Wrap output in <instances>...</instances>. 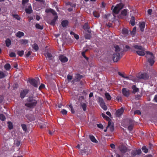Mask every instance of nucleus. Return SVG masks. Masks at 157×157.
<instances>
[{
    "instance_id": "1",
    "label": "nucleus",
    "mask_w": 157,
    "mask_h": 157,
    "mask_svg": "<svg viewBox=\"0 0 157 157\" xmlns=\"http://www.w3.org/2000/svg\"><path fill=\"white\" fill-rule=\"evenodd\" d=\"M27 100L28 103H25V105L30 108H33L36 106L37 103V101L32 97H29Z\"/></svg>"
},
{
    "instance_id": "2",
    "label": "nucleus",
    "mask_w": 157,
    "mask_h": 157,
    "mask_svg": "<svg viewBox=\"0 0 157 157\" xmlns=\"http://www.w3.org/2000/svg\"><path fill=\"white\" fill-rule=\"evenodd\" d=\"M98 100L100 105L104 110H106L107 109V108L105 105L103 98L101 97H99Z\"/></svg>"
},
{
    "instance_id": "3",
    "label": "nucleus",
    "mask_w": 157,
    "mask_h": 157,
    "mask_svg": "<svg viewBox=\"0 0 157 157\" xmlns=\"http://www.w3.org/2000/svg\"><path fill=\"white\" fill-rule=\"evenodd\" d=\"M137 77L140 79H147L149 78L148 74L146 73H139Z\"/></svg>"
},
{
    "instance_id": "4",
    "label": "nucleus",
    "mask_w": 157,
    "mask_h": 157,
    "mask_svg": "<svg viewBox=\"0 0 157 157\" xmlns=\"http://www.w3.org/2000/svg\"><path fill=\"white\" fill-rule=\"evenodd\" d=\"M113 60L114 62H117L121 58L120 54L119 53L116 52L113 54Z\"/></svg>"
},
{
    "instance_id": "5",
    "label": "nucleus",
    "mask_w": 157,
    "mask_h": 157,
    "mask_svg": "<svg viewBox=\"0 0 157 157\" xmlns=\"http://www.w3.org/2000/svg\"><path fill=\"white\" fill-rule=\"evenodd\" d=\"M36 80L35 79L33 78L31 79L29 81V82L33 86L35 87H37L38 85V80Z\"/></svg>"
},
{
    "instance_id": "6",
    "label": "nucleus",
    "mask_w": 157,
    "mask_h": 157,
    "mask_svg": "<svg viewBox=\"0 0 157 157\" xmlns=\"http://www.w3.org/2000/svg\"><path fill=\"white\" fill-rule=\"evenodd\" d=\"M124 110L123 108L122 107L120 109H118L116 112V115L117 117H119L123 114L124 112Z\"/></svg>"
},
{
    "instance_id": "7",
    "label": "nucleus",
    "mask_w": 157,
    "mask_h": 157,
    "mask_svg": "<svg viewBox=\"0 0 157 157\" xmlns=\"http://www.w3.org/2000/svg\"><path fill=\"white\" fill-rule=\"evenodd\" d=\"M122 94L123 95L126 97H128L130 95V92L129 90L127 89L123 88L122 90Z\"/></svg>"
},
{
    "instance_id": "8",
    "label": "nucleus",
    "mask_w": 157,
    "mask_h": 157,
    "mask_svg": "<svg viewBox=\"0 0 157 157\" xmlns=\"http://www.w3.org/2000/svg\"><path fill=\"white\" fill-rule=\"evenodd\" d=\"M80 153L82 155L84 154L88 155L90 154V152L87 148L86 147H85L83 149L81 150Z\"/></svg>"
},
{
    "instance_id": "9",
    "label": "nucleus",
    "mask_w": 157,
    "mask_h": 157,
    "mask_svg": "<svg viewBox=\"0 0 157 157\" xmlns=\"http://www.w3.org/2000/svg\"><path fill=\"white\" fill-rule=\"evenodd\" d=\"M141 153V151L140 149L136 150H133L131 152V155L132 156H134L137 155H140Z\"/></svg>"
},
{
    "instance_id": "10",
    "label": "nucleus",
    "mask_w": 157,
    "mask_h": 157,
    "mask_svg": "<svg viewBox=\"0 0 157 157\" xmlns=\"http://www.w3.org/2000/svg\"><path fill=\"white\" fill-rule=\"evenodd\" d=\"M136 53L140 56H144L145 54L144 48H143L142 49L137 51Z\"/></svg>"
},
{
    "instance_id": "11",
    "label": "nucleus",
    "mask_w": 157,
    "mask_h": 157,
    "mask_svg": "<svg viewBox=\"0 0 157 157\" xmlns=\"http://www.w3.org/2000/svg\"><path fill=\"white\" fill-rule=\"evenodd\" d=\"M28 90L27 89L21 91L20 93V97L21 98H23L28 93Z\"/></svg>"
},
{
    "instance_id": "12",
    "label": "nucleus",
    "mask_w": 157,
    "mask_h": 157,
    "mask_svg": "<svg viewBox=\"0 0 157 157\" xmlns=\"http://www.w3.org/2000/svg\"><path fill=\"white\" fill-rule=\"evenodd\" d=\"M90 27L89 26L88 23H86L83 26V29L85 30H87L89 33H91L90 31L89 30Z\"/></svg>"
},
{
    "instance_id": "13",
    "label": "nucleus",
    "mask_w": 157,
    "mask_h": 157,
    "mask_svg": "<svg viewBox=\"0 0 157 157\" xmlns=\"http://www.w3.org/2000/svg\"><path fill=\"white\" fill-rule=\"evenodd\" d=\"M59 59L62 63H65L68 60V58L63 55H61L59 56Z\"/></svg>"
},
{
    "instance_id": "14",
    "label": "nucleus",
    "mask_w": 157,
    "mask_h": 157,
    "mask_svg": "<svg viewBox=\"0 0 157 157\" xmlns=\"http://www.w3.org/2000/svg\"><path fill=\"white\" fill-rule=\"evenodd\" d=\"M45 12L46 13H51L53 16L57 14V13L54 10L51 8L46 9Z\"/></svg>"
},
{
    "instance_id": "15",
    "label": "nucleus",
    "mask_w": 157,
    "mask_h": 157,
    "mask_svg": "<svg viewBox=\"0 0 157 157\" xmlns=\"http://www.w3.org/2000/svg\"><path fill=\"white\" fill-rule=\"evenodd\" d=\"M121 152L122 153H125L127 151V149L126 147L122 145L119 147Z\"/></svg>"
},
{
    "instance_id": "16",
    "label": "nucleus",
    "mask_w": 157,
    "mask_h": 157,
    "mask_svg": "<svg viewBox=\"0 0 157 157\" xmlns=\"http://www.w3.org/2000/svg\"><path fill=\"white\" fill-rule=\"evenodd\" d=\"M55 15V16L54 17V18L51 21L50 23V24L54 26L55 25V23L58 18V16L57 15V14Z\"/></svg>"
},
{
    "instance_id": "17",
    "label": "nucleus",
    "mask_w": 157,
    "mask_h": 157,
    "mask_svg": "<svg viewBox=\"0 0 157 157\" xmlns=\"http://www.w3.org/2000/svg\"><path fill=\"white\" fill-rule=\"evenodd\" d=\"M148 61L150 63L151 66H152L154 63V56H151L150 58L148 59Z\"/></svg>"
},
{
    "instance_id": "18",
    "label": "nucleus",
    "mask_w": 157,
    "mask_h": 157,
    "mask_svg": "<svg viewBox=\"0 0 157 157\" xmlns=\"http://www.w3.org/2000/svg\"><path fill=\"white\" fill-rule=\"evenodd\" d=\"M16 36L18 38H21L22 36H23L24 35V33L21 31H18L15 34Z\"/></svg>"
},
{
    "instance_id": "19",
    "label": "nucleus",
    "mask_w": 157,
    "mask_h": 157,
    "mask_svg": "<svg viewBox=\"0 0 157 157\" xmlns=\"http://www.w3.org/2000/svg\"><path fill=\"white\" fill-rule=\"evenodd\" d=\"M145 26V23L144 22H142L140 24L139 27L140 28V30L141 32L144 31Z\"/></svg>"
},
{
    "instance_id": "20",
    "label": "nucleus",
    "mask_w": 157,
    "mask_h": 157,
    "mask_svg": "<svg viewBox=\"0 0 157 157\" xmlns=\"http://www.w3.org/2000/svg\"><path fill=\"white\" fill-rule=\"evenodd\" d=\"M25 10L26 13L28 14H30L33 12V10L31 6H29L28 8L26 9Z\"/></svg>"
},
{
    "instance_id": "21",
    "label": "nucleus",
    "mask_w": 157,
    "mask_h": 157,
    "mask_svg": "<svg viewBox=\"0 0 157 157\" xmlns=\"http://www.w3.org/2000/svg\"><path fill=\"white\" fill-rule=\"evenodd\" d=\"M44 55L46 57L48 58V59L50 60L52 59V56L51 53L47 52V53L44 54Z\"/></svg>"
},
{
    "instance_id": "22",
    "label": "nucleus",
    "mask_w": 157,
    "mask_h": 157,
    "mask_svg": "<svg viewBox=\"0 0 157 157\" xmlns=\"http://www.w3.org/2000/svg\"><path fill=\"white\" fill-rule=\"evenodd\" d=\"M133 89L132 93L135 94L136 92L139 91V89L138 88H137L136 85H133L132 87Z\"/></svg>"
},
{
    "instance_id": "23",
    "label": "nucleus",
    "mask_w": 157,
    "mask_h": 157,
    "mask_svg": "<svg viewBox=\"0 0 157 157\" xmlns=\"http://www.w3.org/2000/svg\"><path fill=\"white\" fill-rule=\"evenodd\" d=\"M68 24V21L67 20H64L61 22V25L62 26L64 27H66Z\"/></svg>"
},
{
    "instance_id": "24",
    "label": "nucleus",
    "mask_w": 157,
    "mask_h": 157,
    "mask_svg": "<svg viewBox=\"0 0 157 157\" xmlns=\"http://www.w3.org/2000/svg\"><path fill=\"white\" fill-rule=\"evenodd\" d=\"M135 18L134 17L132 16L131 17V19L130 21V23L132 26H134L135 24Z\"/></svg>"
},
{
    "instance_id": "25",
    "label": "nucleus",
    "mask_w": 157,
    "mask_h": 157,
    "mask_svg": "<svg viewBox=\"0 0 157 157\" xmlns=\"http://www.w3.org/2000/svg\"><path fill=\"white\" fill-rule=\"evenodd\" d=\"M107 127H109L111 131L112 132L114 131V127L113 125H111V123L110 121L108 122Z\"/></svg>"
},
{
    "instance_id": "26",
    "label": "nucleus",
    "mask_w": 157,
    "mask_h": 157,
    "mask_svg": "<svg viewBox=\"0 0 157 157\" xmlns=\"http://www.w3.org/2000/svg\"><path fill=\"white\" fill-rule=\"evenodd\" d=\"M82 77L83 76L82 75H80L79 74H77L75 78L77 82H79Z\"/></svg>"
},
{
    "instance_id": "27",
    "label": "nucleus",
    "mask_w": 157,
    "mask_h": 157,
    "mask_svg": "<svg viewBox=\"0 0 157 157\" xmlns=\"http://www.w3.org/2000/svg\"><path fill=\"white\" fill-rule=\"evenodd\" d=\"M105 96L107 100L110 101L111 99L112 98L109 93L105 92Z\"/></svg>"
},
{
    "instance_id": "28",
    "label": "nucleus",
    "mask_w": 157,
    "mask_h": 157,
    "mask_svg": "<svg viewBox=\"0 0 157 157\" xmlns=\"http://www.w3.org/2000/svg\"><path fill=\"white\" fill-rule=\"evenodd\" d=\"M19 42L21 44L25 45L28 43V41L27 40L22 39L20 40Z\"/></svg>"
},
{
    "instance_id": "29",
    "label": "nucleus",
    "mask_w": 157,
    "mask_h": 157,
    "mask_svg": "<svg viewBox=\"0 0 157 157\" xmlns=\"http://www.w3.org/2000/svg\"><path fill=\"white\" fill-rule=\"evenodd\" d=\"M6 46L9 47L11 44V42L10 40L9 39H7L5 41Z\"/></svg>"
},
{
    "instance_id": "30",
    "label": "nucleus",
    "mask_w": 157,
    "mask_h": 157,
    "mask_svg": "<svg viewBox=\"0 0 157 157\" xmlns=\"http://www.w3.org/2000/svg\"><path fill=\"white\" fill-rule=\"evenodd\" d=\"M122 32L123 34L127 35L128 33V30L127 29L124 28L123 29Z\"/></svg>"
},
{
    "instance_id": "31",
    "label": "nucleus",
    "mask_w": 157,
    "mask_h": 157,
    "mask_svg": "<svg viewBox=\"0 0 157 157\" xmlns=\"http://www.w3.org/2000/svg\"><path fill=\"white\" fill-rule=\"evenodd\" d=\"M120 11L119 10V9L117 8V7L115 6L113 10V12L115 14H117Z\"/></svg>"
},
{
    "instance_id": "32",
    "label": "nucleus",
    "mask_w": 157,
    "mask_h": 157,
    "mask_svg": "<svg viewBox=\"0 0 157 157\" xmlns=\"http://www.w3.org/2000/svg\"><path fill=\"white\" fill-rule=\"evenodd\" d=\"M116 6L117 8H118L119 10L120 11V10L123 8L124 5L122 3H121L117 4Z\"/></svg>"
},
{
    "instance_id": "33",
    "label": "nucleus",
    "mask_w": 157,
    "mask_h": 157,
    "mask_svg": "<svg viewBox=\"0 0 157 157\" xmlns=\"http://www.w3.org/2000/svg\"><path fill=\"white\" fill-rule=\"evenodd\" d=\"M90 138L92 142L95 143L98 142V141L95 139V137L93 136H90Z\"/></svg>"
},
{
    "instance_id": "34",
    "label": "nucleus",
    "mask_w": 157,
    "mask_h": 157,
    "mask_svg": "<svg viewBox=\"0 0 157 157\" xmlns=\"http://www.w3.org/2000/svg\"><path fill=\"white\" fill-rule=\"evenodd\" d=\"M7 124H8L9 129L10 130L12 129L13 128V125L11 121H8Z\"/></svg>"
},
{
    "instance_id": "35",
    "label": "nucleus",
    "mask_w": 157,
    "mask_h": 157,
    "mask_svg": "<svg viewBox=\"0 0 157 157\" xmlns=\"http://www.w3.org/2000/svg\"><path fill=\"white\" fill-rule=\"evenodd\" d=\"M4 68L6 70H9L11 68L10 64L8 63H6L4 66Z\"/></svg>"
},
{
    "instance_id": "36",
    "label": "nucleus",
    "mask_w": 157,
    "mask_h": 157,
    "mask_svg": "<svg viewBox=\"0 0 157 157\" xmlns=\"http://www.w3.org/2000/svg\"><path fill=\"white\" fill-rule=\"evenodd\" d=\"M35 27L36 28L40 29L42 30L44 28L43 25H41L37 23L35 25Z\"/></svg>"
},
{
    "instance_id": "37",
    "label": "nucleus",
    "mask_w": 157,
    "mask_h": 157,
    "mask_svg": "<svg viewBox=\"0 0 157 157\" xmlns=\"http://www.w3.org/2000/svg\"><path fill=\"white\" fill-rule=\"evenodd\" d=\"M81 106L83 110L84 111L86 110L87 105L85 103H83L81 104Z\"/></svg>"
},
{
    "instance_id": "38",
    "label": "nucleus",
    "mask_w": 157,
    "mask_h": 157,
    "mask_svg": "<svg viewBox=\"0 0 157 157\" xmlns=\"http://www.w3.org/2000/svg\"><path fill=\"white\" fill-rule=\"evenodd\" d=\"M32 47L33 49L35 51H37L39 49V47L37 44L36 43L34 44L32 46Z\"/></svg>"
},
{
    "instance_id": "39",
    "label": "nucleus",
    "mask_w": 157,
    "mask_h": 157,
    "mask_svg": "<svg viewBox=\"0 0 157 157\" xmlns=\"http://www.w3.org/2000/svg\"><path fill=\"white\" fill-rule=\"evenodd\" d=\"M6 117L2 113L0 114V120L2 121H4L6 120Z\"/></svg>"
},
{
    "instance_id": "40",
    "label": "nucleus",
    "mask_w": 157,
    "mask_h": 157,
    "mask_svg": "<svg viewBox=\"0 0 157 157\" xmlns=\"http://www.w3.org/2000/svg\"><path fill=\"white\" fill-rule=\"evenodd\" d=\"M136 27H134L132 31H130V32L132 35L134 36L136 33Z\"/></svg>"
},
{
    "instance_id": "41",
    "label": "nucleus",
    "mask_w": 157,
    "mask_h": 157,
    "mask_svg": "<svg viewBox=\"0 0 157 157\" xmlns=\"http://www.w3.org/2000/svg\"><path fill=\"white\" fill-rule=\"evenodd\" d=\"M93 14L94 17L97 18H98L100 15L99 13L96 11L93 12Z\"/></svg>"
},
{
    "instance_id": "42",
    "label": "nucleus",
    "mask_w": 157,
    "mask_h": 157,
    "mask_svg": "<svg viewBox=\"0 0 157 157\" xmlns=\"http://www.w3.org/2000/svg\"><path fill=\"white\" fill-rule=\"evenodd\" d=\"M133 47L135 48L138 49L139 50H142V48H143L142 46L138 45H133Z\"/></svg>"
},
{
    "instance_id": "43",
    "label": "nucleus",
    "mask_w": 157,
    "mask_h": 157,
    "mask_svg": "<svg viewBox=\"0 0 157 157\" xmlns=\"http://www.w3.org/2000/svg\"><path fill=\"white\" fill-rule=\"evenodd\" d=\"M6 75L2 71H0V79L6 77Z\"/></svg>"
},
{
    "instance_id": "44",
    "label": "nucleus",
    "mask_w": 157,
    "mask_h": 157,
    "mask_svg": "<svg viewBox=\"0 0 157 157\" xmlns=\"http://www.w3.org/2000/svg\"><path fill=\"white\" fill-rule=\"evenodd\" d=\"M141 149L143 151L146 153H147L148 151V149L145 146H143Z\"/></svg>"
},
{
    "instance_id": "45",
    "label": "nucleus",
    "mask_w": 157,
    "mask_h": 157,
    "mask_svg": "<svg viewBox=\"0 0 157 157\" xmlns=\"http://www.w3.org/2000/svg\"><path fill=\"white\" fill-rule=\"evenodd\" d=\"M17 53L19 56H22L24 54V51L23 50L18 51Z\"/></svg>"
},
{
    "instance_id": "46",
    "label": "nucleus",
    "mask_w": 157,
    "mask_h": 157,
    "mask_svg": "<svg viewBox=\"0 0 157 157\" xmlns=\"http://www.w3.org/2000/svg\"><path fill=\"white\" fill-rule=\"evenodd\" d=\"M127 10L124 9L122 11L121 14L123 16H126L127 15Z\"/></svg>"
},
{
    "instance_id": "47",
    "label": "nucleus",
    "mask_w": 157,
    "mask_h": 157,
    "mask_svg": "<svg viewBox=\"0 0 157 157\" xmlns=\"http://www.w3.org/2000/svg\"><path fill=\"white\" fill-rule=\"evenodd\" d=\"M21 126L23 130L24 131L26 132L27 130V126L25 124H21Z\"/></svg>"
},
{
    "instance_id": "48",
    "label": "nucleus",
    "mask_w": 157,
    "mask_h": 157,
    "mask_svg": "<svg viewBox=\"0 0 157 157\" xmlns=\"http://www.w3.org/2000/svg\"><path fill=\"white\" fill-rule=\"evenodd\" d=\"M12 16L15 19L17 20H20L21 18L19 16L18 14H13Z\"/></svg>"
},
{
    "instance_id": "49",
    "label": "nucleus",
    "mask_w": 157,
    "mask_h": 157,
    "mask_svg": "<svg viewBox=\"0 0 157 157\" xmlns=\"http://www.w3.org/2000/svg\"><path fill=\"white\" fill-rule=\"evenodd\" d=\"M14 144L16 146L18 147L21 144V142L18 140H16L14 141Z\"/></svg>"
},
{
    "instance_id": "50",
    "label": "nucleus",
    "mask_w": 157,
    "mask_h": 157,
    "mask_svg": "<svg viewBox=\"0 0 157 157\" xmlns=\"http://www.w3.org/2000/svg\"><path fill=\"white\" fill-rule=\"evenodd\" d=\"M69 108L71 109V112L72 113H74L75 112V111L74 110V109L73 108V107L72 106V105L71 104L70 105H69Z\"/></svg>"
},
{
    "instance_id": "51",
    "label": "nucleus",
    "mask_w": 157,
    "mask_h": 157,
    "mask_svg": "<svg viewBox=\"0 0 157 157\" xmlns=\"http://www.w3.org/2000/svg\"><path fill=\"white\" fill-rule=\"evenodd\" d=\"M101 116L104 119H105L107 120H108L109 119V117L106 116L105 114L103 113H102L101 114Z\"/></svg>"
},
{
    "instance_id": "52",
    "label": "nucleus",
    "mask_w": 157,
    "mask_h": 157,
    "mask_svg": "<svg viewBox=\"0 0 157 157\" xmlns=\"http://www.w3.org/2000/svg\"><path fill=\"white\" fill-rule=\"evenodd\" d=\"M114 48H115V51L116 52H119L120 51V48L118 45L115 46Z\"/></svg>"
},
{
    "instance_id": "53",
    "label": "nucleus",
    "mask_w": 157,
    "mask_h": 157,
    "mask_svg": "<svg viewBox=\"0 0 157 157\" xmlns=\"http://www.w3.org/2000/svg\"><path fill=\"white\" fill-rule=\"evenodd\" d=\"M138 114L139 115H140L141 114V112L139 110H136L134 111V114Z\"/></svg>"
},
{
    "instance_id": "54",
    "label": "nucleus",
    "mask_w": 157,
    "mask_h": 157,
    "mask_svg": "<svg viewBox=\"0 0 157 157\" xmlns=\"http://www.w3.org/2000/svg\"><path fill=\"white\" fill-rule=\"evenodd\" d=\"M29 1V0H22V4L23 6H24L25 4L28 3Z\"/></svg>"
},
{
    "instance_id": "55",
    "label": "nucleus",
    "mask_w": 157,
    "mask_h": 157,
    "mask_svg": "<svg viewBox=\"0 0 157 157\" xmlns=\"http://www.w3.org/2000/svg\"><path fill=\"white\" fill-rule=\"evenodd\" d=\"M91 37V35L90 34H86L85 36V38L87 39H90Z\"/></svg>"
},
{
    "instance_id": "56",
    "label": "nucleus",
    "mask_w": 157,
    "mask_h": 157,
    "mask_svg": "<svg viewBox=\"0 0 157 157\" xmlns=\"http://www.w3.org/2000/svg\"><path fill=\"white\" fill-rule=\"evenodd\" d=\"M133 124H130V125H129L128 126V129L129 131H132L133 129Z\"/></svg>"
},
{
    "instance_id": "57",
    "label": "nucleus",
    "mask_w": 157,
    "mask_h": 157,
    "mask_svg": "<svg viewBox=\"0 0 157 157\" xmlns=\"http://www.w3.org/2000/svg\"><path fill=\"white\" fill-rule=\"evenodd\" d=\"M61 112L63 115H66L67 113V111L65 109H62Z\"/></svg>"
},
{
    "instance_id": "58",
    "label": "nucleus",
    "mask_w": 157,
    "mask_h": 157,
    "mask_svg": "<svg viewBox=\"0 0 157 157\" xmlns=\"http://www.w3.org/2000/svg\"><path fill=\"white\" fill-rule=\"evenodd\" d=\"M10 56L11 57H16V55L15 53L13 52H12L10 54Z\"/></svg>"
},
{
    "instance_id": "59",
    "label": "nucleus",
    "mask_w": 157,
    "mask_h": 157,
    "mask_svg": "<svg viewBox=\"0 0 157 157\" xmlns=\"http://www.w3.org/2000/svg\"><path fill=\"white\" fill-rule=\"evenodd\" d=\"M32 53L31 51H29L27 53L25 54V57L26 58L28 57L29 56L31 55V53Z\"/></svg>"
},
{
    "instance_id": "60",
    "label": "nucleus",
    "mask_w": 157,
    "mask_h": 157,
    "mask_svg": "<svg viewBox=\"0 0 157 157\" xmlns=\"http://www.w3.org/2000/svg\"><path fill=\"white\" fill-rule=\"evenodd\" d=\"M45 87V85L43 84H41L39 87V89L40 90L41 89L44 88Z\"/></svg>"
},
{
    "instance_id": "61",
    "label": "nucleus",
    "mask_w": 157,
    "mask_h": 157,
    "mask_svg": "<svg viewBox=\"0 0 157 157\" xmlns=\"http://www.w3.org/2000/svg\"><path fill=\"white\" fill-rule=\"evenodd\" d=\"M97 126L100 128L103 129V126L101 124H97Z\"/></svg>"
},
{
    "instance_id": "62",
    "label": "nucleus",
    "mask_w": 157,
    "mask_h": 157,
    "mask_svg": "<svg viewBox=\"0 0 157 157\" xmlns=\"http://www.w3.org/2000/svg\"><path fill=\"white\" fill-rule=\"evenodd\" d=\"M146 52V54L147 55H151V56H154L153 53L152 52H150L149 51H145V53Z\"/></svg>"
},
{
    "instance_id": "63",
    "label": "nucleus",
    "mask_w": 157,
    "mask_h": 157,
    "mask_svg": "<svg viewBox=\"0 0 157 157\" xmlns=\"http://www.w3.org/2000/svg\"><path fill=\"white\" fill-rule=\"evenodd\" d=\"M72 76L69 75H68L67 76V78L69 81H70L72 79Z\"/></svg>"
},
{
    "instance_id": "64",
    "label": "nucleus",
    "mask_w": 157,
    "mask_h": 157,
    "mask_svg": "<svg viewBox=\"0 0 157 157\" xmlns=\"http://www.w3.org/2000/svg\"><path fill=\"white\" fill-rule=\"evenodd\" d=\"M116 99L117 101H121L122 100V98L120 96H117L116 98Z\"/></svg>"
}]
</instances>
